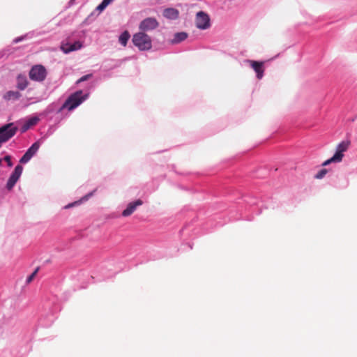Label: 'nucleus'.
Instances as JSON below:
<instances>
[{
  "label": "nucleus",
  "mask_w": 357,
  "mask_h": 357,
  "mask_svg": "<svg viewBox=\"0 0 357 357\" xmlns=\"http://www.w3.org/2000/svg\"><path fill=\"white\" fill-rule=\"evenodd\" d=\"M87 95H83L82 91L79 90L71 94L68 99L65 101L63 105L60 109V111L63 109H68L71 111L78 107L84 100H86Z\"/></svg>",
  "instance_id": "1"
},
{
  "label": "nucleus",
  "mask_w": 357,
  "mask_h": 357,
  "mask_svg": "<svg viewBox=\"0 0 357 357\" xmlns=\"http://www.w3.org/2000/svg\"><path fill=\"white\" fill-rule=\"evenodd\" d=\"M132 43L141 51L149 50L152 47L151 37L142 31L134 34Z\"/></svg>",
  "instance_id": "2"
},
{
  "label": "nucleus",
  "mask_w": 357,
  "mask_h": 357,
  "mask_svg": "<svg viewBox=\"0 0 357 357\" xmlns=\"http://www.w3.org/2000/svg\"><path fill=\"white\" fill-rule=\"evenodd\" d=\"M17 128L13 123H7L0 128V142L4 143L11 139L17 132Z\"/></svg>",
  "instance_id": "3"
},
{
  "label": "nucleus",
  "mask_w": 357,
  "mask_h": 357,
  "mask_svg": "<svg viewBox=\"0 0 357 357\" xmlns=\"http://www.w3.org/2000/svg\"><path fill=\"white\" fill-rule=\"evenodd\" d=\"M29 78L36 82H43L47 76V70L42 65H36L31 68L29 73Z\"/></svg>",
  "instance_id": "4"
},
{
  "label": "nucleus",
  "mask_w": 357,
  "mask_h": 357,
  "mask_svg": "<svg viewBox=\"0 0 357 357\" xmlns=\"http://www.w3.org/2000/svg\"><path fill=\"white\" fill-rule=\"evenodd\" d=\"M159 26V22L154 17H147L143 20L139 26L142 32L150 31Z\"/></svg>",
  "instance_id": "5"
},
{
  "label": "nucleus",
  "mask_w": 357,
  "mask_h": 357,
  "mask_svg": "<svg viewBox=\"0 0 357 357\" xmlns=\"http://www.w3.org/2000/svg\"><path fill=\"white\" fill-rule=\"evenodd\" d=\"M196 26L199 29H206L210 26L209 16L203 11H199L196 15Z\"/></svg>",
  "instance_id": "6"
},
{
  "label": "nucleus",
  "mask_w": 357,
  "mask_h": 357,
  "mask_svg": "<svg viewBox=\"0 0 357 357\" xmlns=\"http://www.w3.org/2000/svg\"><path fill=\"white\" fill-rule=\"evenodd\" d=\"M40 146V141L33 143L20 160V163H26L37 153Z\"/></svg>",
  "instance_id": "7"
},
{
  "label": "nucleus",
  "mask_w": 357,
  "mask_h": 357,
  "mask_svg": "<svg viewBox=\"0 0 357 357\" xmlns=\"http://www.w3.org/2000/svg\"><path fill=\"white\" fill-rule=\"evenodd\" d=\"M22 170L23 167L21 165H18L15 167L6 184V188L8 190H10L14 187L20 178L22 173Z\"/></svg>",
  "instance_id": "8"
},
{
  "label": "nucleus",
  "mask_w": 357,
  "mask_h": 357,
  "mask_svg": "<svg viewBox=\"0 0 357 357\" xmlns=\"http://www.w3.org/2000/svg\"><path fill=\"white\" fill-rule=\"evenodd\" d=\"M350 145L349 141L341 142L336 148V151L333 156L339 161L341 162L344 157V153L347 151Z\"/></svg>",
  "instance_id": "9"
},
{
  "label": "nucleus",
  "mask_w": 357,
  "mask_h": 357,
  "mask_svg": "<svg viewBox=\"0 0 357 357\" xmlns=\"http://www.w3.org/2000/svg\"><path fill=\"white\" fill-rule=\"evenodd\" d=\"M246 62L250 64V66L252 68V69L257 73V77L258 79H261L264 76V62L262 61H257L253 60H247Z\"/></svg>",
  "instance_id": "10"
},
{
  "label": "nucleus",
  "mask_w": 357,
  "mask_h": 357,
  "mask_svg": "<svg viewBox=\"0 0 357 357\" xmlns=\"http://www.w3.org/2000/svg\"><path fill=\"white\" fill-rule=\"evenodd\" d=\"M142 204L143 202L141 199H137L133 202L129 203L126 208L123 211L122 215L123 217L130 216L135 211L137 206H142Z\"/></svg>",
  "instance_id": "11"
},
{
  "label": "nucleus",
  "mask_w": 357,
  "mask_h": 357,
  "mask_svg": "<svg viewBox=\"0 0 357 357\" xmlns=\"http://www.w3.org/2000/svg\"><path fill=\"white\" fill-rule=\"evenodd\" d=\"M82 44L79 41H76L73 44L64 43H63L61 45V50L67 54L73 51L78 50L81 49Z\"/></svg>",
  "instance_id": "12"
},
{
  "label": "nucleus",
  "mask_w": 357,
  "mask_h": 357,
  "mask_svg": "<svg viewBox=\"0 0 357 357\" xmlns=\"http://www.w3.org/2000/svg\"><path fill=\"white\" fill-rule=\"evenodd\" d=\"M179 12L178 10L172 8H166L163 11V15L167 19L176 20L178 17Z\"/></svg>",
  "instance_id": "13"
},
{
  "label": "nucleus",
  "mask_w": 357,
  "mask_h": 357,
  "mask_svg": "<svg viewBox=\"0 0 357 357\" xmlns=\"http://www.w3.org/2000/svg\"><path fill=\"white\" fill-rule=\"evenodd\" d=\"M38 121H39V119L36 116L30 118L29 119H28L26 121V123L22 127V132H25L28 129H29L31 126L36 125Z\"/></svg>",
  "instance_id": "14"
},
{
  "label": "nucleus",
  "mask_w": 357,
  "mask_h": 357,
  "mask_svg": "<svg viewBox=\"0 0 357 357\" xmlns=\"http://www.w3.org/2000/svg\"><path fill=\"white\" fill-rule=\"evenodd\" d=\"M17 87L20 90H24L28 86V81L25 76L19 75L17 78Z\"/></svg>",
  "instance_id": "15"
},
{
  "label": "nucleus",
  "mask_w": 357,
  "mask_h": 357,
  "mask_svg": "<svg viewBox=\"0 0 357 357\" xmlns=\"http://www.w3.org/2000/svg\"><path fill=\"white\" fill-rule=\"evenodd\" d=\"M21 97V94L18 91H9L3 96L4 99L7 100H17Z\"/></svg>",
  "instance_id": "16"
},
{
  "label": "nucleus",
  "mask_w": 357,
  "mask_h": 357,
  "mask_svg": "<svg viewBox=\"0 0 357 357\" xmlns=\"http://www.w3.org/2000/svg\"><path fill=\"white\" fill-rule=\"evenodd\" d=\"M130 33L128 31H123L119 36V43L123 45V46H126L127 45V43H128V40H129L130 38Z\"/></svg>",
  "instance_id": "17"
},
{
  "label": "nucleus",
  "mask_w": 357,
  "mask_h": 357,
  "mask_svg": "<svg viewBox=\"0 0 357 357\" xmlns=\"http://www.w3.org/2000/svg\"><path fill=\"white\" fill-rule=\"evenodd\" d=\"M188 37V35L185 32H180L175 34L174 43H180L184 40H185Z\"/></svg>",
  "instance_id": "18"
},
{
  "label": "nucleus",
  "mask_w": 357,
  "mask_h": 357,
  "mask_svg": "<svg viewBox=\"0 0 357 357\" xmlns=\"http://www.w3.org/2000/svg\"><path fill=\"white\" fill-rule=\"evenodd\" d=\"M327 172L328 171L326 169H322L317 172V174L314 176V178L317 179H321L325 176Z\"/></svg>",
  "instance_id": "19"
},
{
  "label": "nucleus",
  "mask_w": 357,
  "mask_h": 357,
  "mask_svg": "<svg viewBox=\"0 0 357 357\" xmlns=\"http://www.w3.org/2000/svg\"><path fill=\"white\" fill-rule=\"evenodd\" d=\"M38 268H37L26 279V283L27 284H29L30 282H32V280H33V278L36 277L38 271Z\"/></svg>",
  "instance_id": "20"
},
{
  "label": "nucleus",
  "mask_w": 357,
  "mask_h": 357,
  "mask_svg": "<svg viewBox=\"0 0 357 357\" xmlns=\"http://www.w3.org/2000/svg\"><path fill=\"white\" fill-rule=\"evenodd\" d=\"M332 162H340L334 156L331 158L330 159L326 160L322 163V166H326Z\"/></svg>",
  "instance_id": "21"
},
{
  "label": "nucleus",
  "mask_w": 357,
  "mask_h": 357,
  "mask_svg": "<svg viewBox=\"0 0 357 357\" xmlns=\"http://www.w3.org/2000/svg\"><path fill=\"white\" fill-rule=\"evenodd\" d=\"M107 6L102 1L96 8V9L101 12Z\"/></svg>",
  "instance_id": "22"
},
{
  "label": "nucleus",
  "mask_w": 357,
  "mask_h": 357,
  "mask_svg": "<svg viewBox=\"0 0 357 357\" xmlns=\"http://www.w3.org/2000/svg\"><path fill=\"white\" fill-rule=\"evenodd\" d=\"M91 76H92L91 74H89V75H86L84 76H82L80 79H78L77 83L86 81L88 79H89Z\"/></svg>",
  "instance_id": "23"
},
{
  "label": "nucleus",
  "mask_w": 357,
  "mask_h": 357,
  "mask_svg": "<svg viewBox=\"0 0 357 357\" xmlns=\"http://www.w3.org/2000/svg\"><path fill=\"white\" fill-rule=\"evenodd\" d=\"M4 160H6L7 162L8 165L9 167H11L13 165L12 162H11V158L10 155L5 156Z\"/></svg>",
  "instance_id": "24"
},
{
  "label": "nucleus",
  "mask_w": 357,
  "mask_h": 357,
  "mask_svg": "<svg viewBox=\"0 0 357 357\" xmlns=\"http://www.w3.org/2000/svg\"><path fill=\"white\" fill-rule=\"evenodd\" d=\"M76 204H77V202H74V203H72V204H68V205H66V206H65V208H70V207H72V206H75Z\"/></svg>",
  "instance_id": "25"
},
{
  "label": "nucleus",
  "mask_w": 357,
  "mask_h": 357,
  "mask_svg": "<svg viewBox=\"0 0 357 357\" xmlns=\"http://www.w3.org/2000/svg\"><path fill=\"white\" fill-rule=\"evenodd\" d=\"M114 0H102V1L108 6L110 3H112Z\"/></svg>",
  "instance_id": "26"
},
{
  "label": "nucleus",
  "mask_w": 357,
  "mask_h": 357,
  "mask_svg": "<svg viewBox=\"0 0 357 357\" xmlns=\"http://www.w3.org/2000/svg\"><path fill=\"white\" fill-rule=\"evenodd\" d=\"M1 162H2V159L0 158V165H1Z\"/></svg>",
  "instance_id": "27"
},
{
  "label": "nucleus",
  "mask_w": 357,
  "mask_h": 357,
  "mask_svg": "<svg viewBox=\"0 0 357 357\" xmlns=\"http://www.w3.org/2000/svg\"><path fill=\"white\" fill-rule=\"evenodd\" d=\"M19 40H20V39H16V40H15V42H16V43H17V42H18Z\"/></svg>",
  "instance_id": "28"
}]
</instances>
